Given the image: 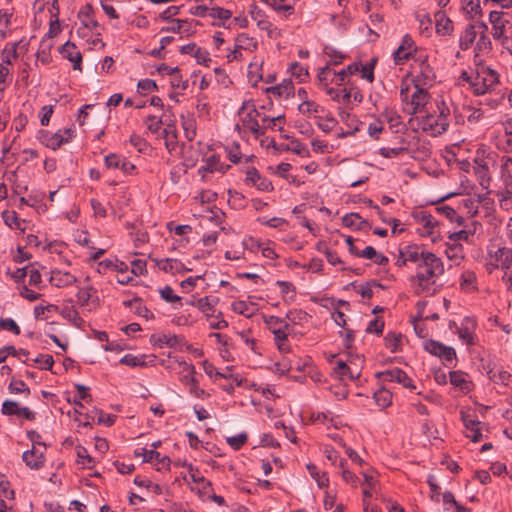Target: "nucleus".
Instances as JSON below:
<instances>
[{
  "label": "nucleus",
  "instance_id": "49",
  "mask_svg": "<svg viewBox=\"0 0 512 512\" xmlns=\"http://www.w3.org/2000/svg\"><path fill=\"white\" fill-rule=\"evenodd\" d=\"M384 341H385L386 348L391 353H395V352L401 350V345H402V341H403L401 334L388 333L385 336Z\"/></svg>",
  "mask_w": 512,
  "mask_h": 512
},
{
  "label": "nucleus",
  "instance_id": "40",
  "mask_svg": "<svg viewBox=\"0 0 512 512\" xmlns=\"http://www.w3.org/2000/svg\"><path fill=\"white\" fill-rule=\"evenodd\" d=\"M436 18V32L439 35L446 36L450 35L453 32V23L452 21L445 15L444 12H437L435 14Z\"/></svg>",
  "mask_w": 512,
  "mask_h": 512
},
{
  "label": "nucleus",
  "instance_id": "43",
  "mask_svg": "<svg viewBox=\"0 0 512 512\" xmlns=\"http://www.w3.org/2000/svg\"><path fill=\"white\" fill-rule=\"evenodd\" d=\"M359 70H360L359 64H357V63L350 64L346 68H344L338 72L334 71L333 79L331 81L334 82L336 85L340 86L345 82L347 76L354 75V74L358 73Z\"/></svg>",
  "mask_w": 512,
  "mask_h": 512
},
{
  "label": "nucleus",
  "instance_id": "56",
  "mask_svg": "<svg viewBox=\"0 0 512 512\" xmlns=\"http://www.w3.org/2000/svg\"><path fill=\"white\" fill-rule=\"evenodd\" d=\"M12 13L6 9L0 10V39H4L10 26Z\"/></svg>",
  "mask_w": 512,
  "mask_h": 512
},
{
  "label": "nucleus",
  "instance_id": "15",
  "mask_svg": "<svg viewBox=\"0 0 512 512\" xmlns=\"http://www.w3.org/2000/svg\"><path fill=\"white\" fill-rule=\"evenodd\" d=\"M494 164L490 156H477L474 159V172L483 189H488L491 181L490 166Z\"/></svg>",
  "mask_w": 512,
  "mask_h": 512
},
{
  "label": "nucleus",
  "instance_id": "6",
  "mask_svg": "<svg viewBox=\"0 0 512 512\" xmlns=\"http://www.w3.org/2000/svg\"><path fill=\"white\" fill-rule=\"evenodd\" d=\"M488 21L491 25V34L494 40L499 41L502 46L508 43V30L512 28V16L508 12L492 10L489 13Z\"/></svg>",
  "mask_w": 512,
  "mask_h": 512
},
{
  "label": "nucleus",
  "instance_id": "20",
  "mask_svg": "<svg viewBox=\"0 0 512 512\" xmlns=\"http://www.w3.org/2000/svg\"><path fill=\"white\" fill-rule=\"evenodd\" d=\"M135 456L142 457L144 462L155 463L158 466V470L161 468H168L170 459L154 449L148 450L146 448H140L135 451Z\"/></svg>",
  "mask_w": 512,
  "mask_h": 512
},
{
  "label": "nucleus",
  "instance_id": "34",
  "mask_svg": "<svg viewBox=\"0 0 512 512\" xmlns=\"http://www.w3.org/2000/svg\"><path fill=\"white\" fill-rule=\"evenodd\" d=\"M203 369H204V372L209 377L215 376V377H220V378H224V379H228V380H233L237 386H241L242 385L243 379L239 375L232 374V373H222V372H219L215 368V366L213 364L209 363L208 361H204L203 362Z\"/></svg>",
  "mask_w": 512,
  "mask_h": 512
},
{
  "label": "nucleus",
  "instance_id": "54",
  "mask_svg": "<svg viewBox=\"0 0 512 512\" xmlns=\"http://www.w3.org/2000/svg\"><path fill=\"white\" fill-rule=\"evenodd\" d=\"M17 46V43L6 44L2 51V64L8 67V65L11 64L12 60L17 57Z\"/></svg>",
  "mask_w": 512,
  "mask_h": 512
},
{
  "label": "nucleus",
  "instance_id": "41",
  "mask_svg": "<svg viewBox=\"0 0 512 512\" xmlns=\"http://www.w3.org/2000/svg\"><path fill=\"white\" fill-rule=\"evenodd\" d=\"M398 147H382L379 154L384 158H396L408 152L409 146L404 138H400Z\"/></svg>",
  "mask_w": 512,
  "mask_h": 512
},
{
  "label": "nucleus",
  "instance_id": "37",
  "mask_svg": "<svg viewBox=\"0 0 512 512\" xmlns=\"http://www.w3.org/2000/svg\"><path fill=\"white\" fill-rule=\"evenodd\" d=\"M157 265L164 272L172 274L183 273L188 270L181 261L173 258L161 259L157 261Z\"/></svg>",
  "mask_w": 512,
  "mask_h": 512
},
{
  "label": "nucleus",
  "instance_id": "8",
  "mask_svg": "<svg viewBox=\"0 0 512 512\" xmlns=\"http://www.w3.org/2000/svg\"><path fill=\"white\" fill-rule=\"evenodd\" d=\"M180 381L189 387V393L195 398L206 399L210 396L208 392L199 387V382L195 377V367L184 360L178 361Z\"/></svg>",
  "mask_w": 512,
  "mask_h": 512
},
{
  "label": "nucleus",
  "instance_id": "30",
  "mask_svg": "<svg viewBox=\"0 0 512 512\" xmlns=\"http://www.w3.org/2000/svg\"><path fill=\"white\" fill-rule=\"evenodd\" d=\"M265 92L274 98L287 99L294 93V86L290 80H284L281 84L267 87Z\"/></svg>",
  "mask_w": 512,
  "mask_h": 512
},
{
  "label": "nucleus",
  "instance_id": "10",
  "mask_svg": "<svg viewBox=\"0 0 512 512\" xmlns=\"http://www.w3.org/2000/svg\"><path fill=\"white\" fill-rule=\"evenodd\" d=\"M79 19L80 26L77 28L76 32L80 38L90 41V38L93 36H101V26L93 17L90 7L87 8V11L79 12Z\"/></svg>",
  "mask_w": 512,
  "mask_h": 512
},
{
  "label": "nucleus",
  "instance_id": "64",
  "mask_svg": "<svg viewBox=\"0 0 512 512\" xmlns=\"http://www.w3.org/2000/svg\"><path fill=\"white\" fill-rule=\"evenodd\" d=\"M333 72L329 65H326L325 67L319 69L317 78L321 86L327 87L329 82H332L333 79Z\"/></svg>",
  "mask_w": 512,
  "mask_h": 512
},
{
  "label": "nucleus",
  "instance_id": "11",
  "mask_svg": "<svg viewBox=\"0 0 512 512\" xmlns=\"http://www.w3.org/2000/svg\"><path fill=\"white\" fill-rule=\"evenodd\" d=\"M412 218L418 225V232L421 236H431L438 234L439 221L434 215L425 210H416L412 212Z\"/></svg>",
  "mask_w": 512,
  "mask_h": 512
},
{
  "label": "nucleus",
  "instance_id": "61",
  "mask_svg": "<svg viewBox=\"0 0 512 512\" xmlns=\"http://www.w3.org/2000/svg\"><path fill=\"white\" fill-rule=\"evenodd\" d=\"M145 358V355L134 356L127 354L121 358L120 363L130 367L144 366L146 364Z\"/></svg>",
  "mask_w": 512,
  "mask_h": 512
},
{
  "label": "nucleus",
  "instance_id": "28",
  "mask_svg": "<svg viewBox=\"0 0 512 512\" xmlns=\"http://www.w3.org/2000/svg\"><path fill=\"white\" fill-rule=\"evenodd\" d=\"M481 28H479L478 23L477 24H469L466 26L464 31L461 33L459 38V47L461 50H467L469 49L472 44L476 41V38L479 34V31Z\"/></svg>",
  "mask_w": 512,
  "mask_h": 512
},
{
  "label": "nucleus",
  "instance_id": "7",
  "mask_svg": "<svg viewBox=\"0 0 512 512\" xmlns=\"http://www.w3.org/2000/svg\"><path fill=\"white\" fill-rule=\"evenodd\" d=\"M28 438L32 442V448L23 453L22 459L29 468L38 470L45 463L46 444L41 441V435L36 431L28 432Z\"/></svg>",
  "mask_w": 512,
  "mask_h": 512
},
{
  "label": "nucleus",
  "instance_id": "17",
  "mask_svg": "<svg viewBox=\"0 0 512 512\" xmlns=\"http://www.w3.org/2000/svg\"><path fill=\"white\" fill-rule=\"evenodd\" d=\"M424 349L431 355L439 357L445 362H452L456 358L454 348L446 346L435 340H427L424 343Z\"/></svg>",
  "mask_w": 512,
  "mask_h": 512
},
{
  "label": "nucleus",
  "instance_id": "27",
  "mask_svg": "<svg viewBox=\"0 0 512 512\" xmlns=\"http://www.w3.org/2000/svg\"><path fill=\"white\" fill-rule=\"evenodd\" d=\"M478 26L479 28H481V30L479 31L478 39L476 40L475 44L476 56L480 54L489 53L492 49V42L489 36L486 34V31L488 29L487 24L484 22H480L478 23Z\"/></svg>",
  "mask_w": 512,
  "mask_h": 512
},
{
  "label": "nucleus",
  "instance_id": "18",
  "mask_svg": "<svg viewBox=\"0 0 512 512\" xmlns=\"http://www.w3.org/2000/svg\"><path fill=\"white\" fill-rule=\"evenodd\" d=\"M59 52L72 64L74 70L82 71V54L73 42L67 41L59 48Z\"/></svg>",
  "mask_w": 512,
  "mask_h": 512
},
{
  "label": "nucleus",
  "instance_id": "3",
  "mask_svg": "<svg viewBox=\"0 0 512 512\" xmlns=\"http://www.w3.org/2000/svg\"><path fill=\"white\" fill-rule=\"evenodd\" d=\"M461 78L469 84L475 95H484L498 83L496 71L485 66L478 67L471 74L463 71Z\"/></svg>",
  "mask_w": 512,
  "mask_h": 512
},
{
  "label": "nucleus",
  "instance_id": "26",
  "mask_svg": "<svg viewBox=\"0 0 512 512\" xmlns=\"http://www.w3.org/2000/svg\"><path fill=\"white\" fill-rule=\"evenodd\" d=\"M403 252L404 258H406L407 262L414 263L416 267L422 263V261L425 259L426 254L430 253L429 251L425 250L424 248L417 246V245H406L401 248Z\"/></svg>",
  "mask_w": 512,
  "mask_h": 512
},
{
  "label": "nucleus",
  "instance_id": "51",
  "mask_svg": "<svg viewBox=\"0 0 512 512\" xmlns=\"http://www.w3.org/2000/svg\"><path fill=\"white\" fill-rule=\"evenodd\" d=\"M450 383L461 389V390H467L468 389V382H467V375L463 373L462 371H451L449 374Z\"/></svg>",
  "mask_w": 512,
  "mask_h": 512
},
{
  "label": "nucleus",
  "instance_id": "12",
  "mask_svg": "<svg viewBox=\"0 0 512 512\" xmlns=\"http://www.w3.org/2000/svg\"><path fill=\"white\" fill-rule=\"evenodd\" d=\"M258 48V42L247 34L239 35L235 40L234 49L227 55L229 62L244 60L247 54L253 53Z\"/></svg>",
  "mask_w": 512,
  "mask_h": 512
},
{
  "label": "nucleus",
  "instance_id": "25",
  "mask_svg": "<svg viewBox=\"0 0 512 512\" xmlns=\"http://www.w3.org/2000/svg\"><path fill=\"white\" fill-rule=\"evenodd\" d=\"M475 326L476 323L473 319L465 318L462 321L461 326L457 329V334L460 340L467 346L475 344Z\"/></svg>",
  "mask_w": 512,
  "mask_h": 512
},
{
  "label": "nucleus",
  "instance_id": "4",
  "mask_svg": "<svg viewBox=\"0 0 512 512\" xmlns=\"http://www.w3.org/2000/svg\"><path fill=\"white\" fill-rule=\"evenodd\" d=\"M400 98L406 104L407 112L414 115L426 107L430 100V95L428 88L403 83L401 85Z\"/></svg>",
  "mask_w": 512,
  "mask_h": 512
},
{
  "label": "nucleus",
  "instance_id": "46",
  "mask_svg": "<svg viewBox=\"0 0 512 512\" xmlns=\"http://www.w3.org/2000/svg\"><path fill=\"white\" fill-rule=\"evenodd\" d=\"M416 20L418 22V29L420 34L428 37L431 33L432 20L428 13H416Z\"/></svg>",
  "mask_w": 512,
  "mask_h": 512
},
{
  "label": "nucleus",
  "instance_id": "59",
  "mask_svg": "<svg viewBox=\"0 0 512 512\" xmlns=\"http://www.w3.org/2000/svg\"><path fill=\"white\" fill-rule=\"evenodd\" d=\"M327 94H329L331 98L335 101L347 103L351 99L352 91H348L347 89H342L338 91L333 88H328Z\"/></svg>",
  "mask_w": 512,
  "mask_h": 512
},
{
  "label": "nucleus",
  "instance_id": "14",
  "mask_svg": "<svg viewBox=\"0 0 512 512\" xmlns=\"http://www.w3.org/2000/svg\"><path fill=\"white\" fill-rule=\"evenodd\" d=\"M436 80L433 67L427 61H421L417 65L411 85L430 88Z\"/></svg>",
  "mask_w": 512,
  "mask_h": 512
},
{
  "label": "nucleus",
  "instance_id": "45",
  "mask_svg": "<svg viewBox=\"0 0 512 512\" xmlns=\"http://www.w3.org/2000/svg\"><path fill=\"white\" fill-rule=\"evenodd\" d=\"M260 121L262 123L260 124L261 127L265 126V130L268 128L271 130H282L281 124H283L284 122V116L278 115L275 117H269L264 114H261Z\"/></svg>",
  "mask_w": 512,
  "mask_h": 512
},
{
  "label": "nucleus",
  "instance_id": "36",
  "mask_svg": "<svg viewBox=\"0 0 512 512\" xmlns=\"http://www.w3.org/2000/svg\"><path fill=\"white\" fill-rule=\"evenodd\" d=\"M461 9L469 19H476L482 15L481 0H461Z\"/></svg>",
  "mask_w": 512,
  "mask_h": 512
},
{
  "label": "nucleus",
  "instance_id": "24",
  "mask_svg": "<svg viewBox=\"0 0 512 512\" xmlns=\"http://www.w3.org/2000/svg\"><path fill=\"white\" fill-rule=\"evenodd\" d=\"M414 41L409 35H405L401 45L394 51L393 57L396 64H401L407 60L415 51Z\"/></svg>",
  "mask_w": 512,
  "mask_h": 512
},
{
  "label": "nucleus",
  "instance_id": "31",
  "mask_svg": "<svg viewBox=\"0 0 512 512\" xmlns=\"http://www.w3.org/2000/svg\"><path fill=\"white\" fill-rule=\"evenodd\" d=\"M50 283L56 287H67L75 284L77 278L69 272L54 270L51 273Z\"/></svg>",
  "mask_w": 512,
  "mask_h": 512
},
{
  "label": "nucleus",
  "instance_id": "16",
  "mask_svg": "<svg viewBox=\"0 0 512 512\" xmlns=\"http://www.w3.org/2000/svg\"><path fill=\"white\" fill-rule=\"evenodd\" d=\"M382 382H395L405 388L415 389L413 380L400 368H392L376 374Z\"/></svg>",
  "mask_w": 512,
  "mask_h": 512
},
{
  "label": "nucleus",
  "instance_id": "42",
  "mask_svg": "<svg viewBox=\"0 0 512 512\" xmlns=\"http://www.w3.org/2000/svg\"><path fill=\"white\" fill-rule=\"evenodd\" d=\"M181 126L188 141H193L196 136V120L191 114L181 116Z\"/></svg>",
  "mask_w": 512,
  "mask_h": 512
},
{
  "label": "nucleus",
  "instance_id": "1",
  "mask_svg": "<svg viewBox=\"0 0 512 512\" xmlns=\"http://www.w3.org/2000/svg\"><path fill=\"white\" fill-rule=\"evenodd\" d=\"M444 273L442 260L434 253L426 254L425 259L416 267L411 285L416 294L430 296L437 291L436 281Z\"/></svg>",
  "mask_w": 512,
  "mask_h": 512
},
{
  "label": "nucleus",
  "instance_id": "57",
  "mask_svg": "<svg viewBox=\"0 0 512 512\" xmlns=\"http://www.w3.org/2000/svg\"><path fill=\"white\" fill-rule=\"evenodd\" d=\"M232 310L245 317H251L254 314V310L251 308V305L242 300L233 302Z\"/></svg>",
  "mask_w": 512,
  "mask_h": 512
},
{
  "label": "nucleus",
  "instance_id": "44",
  "mask_svg": "<svg viewBox=\"0 0 512 512\" xmlns=\"http://www.w3.org/2000/svg\"><path fill=\"white\" fill-rule=\"evenodd\" d=\"M9 355L18 357L19 359L25 357V359H22V362L26 363L29 352L25 349H16L14 346H6L0 349V363H3Z\"/></svg>",
  "mask_w": 512,
  "mask_h": 512
},
{
  "label": "nucleus",
  "instance_id": "5",
  "mask_svg": "<svg viewBox=\"0 0 512 512\" xmlns=\"http://www.w3.org/2000/svg\"><path fill=\"white\" fill-rule=\"evenodd\" d=\"M239 122L236 127L238 130L243 128L245 131L251 132L258 137L265 133V126L261 127L258 118L261 113L256 109L252 101H244L238 110Z\"/></svg>",
  "mask_w": 512,
  "mask_h": 512
},
{
  "label": "nucleus",
  "instance_id": "52",
  "mask_svg": "<svg viewBox=\"0 0 512 512\" xmlns=\"http://www.w3.org/2000/svg\"><path fill=\"white\" fill-rule=\"evenodd\" d=\"M221 171L224 172L223 165L220 163V159L218 156H211L205 160V165L201 166L199 172H215Z\"/></svg>",
  "mask_w": 512,
  "mask_h": 512
},
{
  "label": "nucleus",
  "instance_id": "21",
  "mask_svg": "<svg viewBox=\"0 0 512 512\" xmlns=\"http://www.w3.org/2000/svg\"><path fill=\"white\" fill-rule=\"evenodd\" d=\"M245 182L247 185L254 186L262 192H270L273 190L271 181L260 175L255 168H251L246 172Z\"/></svg>",
  "mask_w": 512,
  "mask_h": 512
},
{
  "label": "nucleus",
  "instance_id": "33",
  "mask_svg": "<svg viewBox=\"0 0 512 512\" xmlns=\"http://www.w3.org/2000/svg\"><path fill=\"white\" fill-rule=\"evenodd\" d=\"M73 137V131L71 129L59 130L58 132L51 134L46 140V146L53 150L58 149L62 144L68 143Z\"/></svg>",
  "mask_w": 512,
  "mask_h": 512
},
{
  "label": "nucleus",
  "instance_id": "62",
  "mask_svg": "<svg viewBox=\"0 0 512 512\" xmlns=\"http://www.w3.org/2000/svg\"><path fill=\"white\" fill-rule=\"evenodd\" d=\"M248 436L246 433H239L234 436L226 438L227 444L234 450H239L247 442Z\"/></svg>",
  "mask_w": 512,
  "mask_h": 512
},
{
  "label": "nucleus",
  "instance_id": "58",
  "mask_svg": "<svg viewBox=\"0 0 512 512\" xmlns=\"http://www.w3.org/2000/svg\"><path fill=\"white\" fill-rule=\"evenodd\" d=\"M164 138L166 147L171 150L175 147L177 140L176 128L174 125H167L164 130Z\"/></svg>",
  "mask_w": 512,
  "mask_h": 512
},
{
  "label": "nucleus",
  "instance_id": "63",
  "mask_svg": "<svg viewBox=\"0 0 512 512\" xmlns=\"http://www.w3.org/2000/svg\"><path fill=\"white\" fill-rule=\"evenodd\" d=\"M476 275L473 271H465L461 275V287L464 290H472L475 288Z\"/></svg>",
  "mask_w": 512,
  "mask_h": 512
},
{
  "label": "nucleus",
  "instance_id": "29",
  "mask_svg": "<svg viewBox=\"0 0 512 512\" xmlns=\"http://www.w3.org/2000/svg\"><path fill=\"white\" fill-rule=\"evenodd\" d=\"M218 303L219 298L214 296H205L196 300L195 307L204 314L206 319H210L214 317L216 305Z\"/></svg>",
  "mask_w": 512,
  "mask_h": 512
},
{
  "label": "nucleus",
  "instance_id": "55",
  "mask_svg": "<svg viewBox=\"0 0 512 512\" xmlns=\"http://www.w3.org/2000/svg\"><path fill=\"white\" fill-rule=\"evenodd\" d=\"M188 471L191 480L198 484L200 489L205 490L206 488L210 487L211 483L203 476H201L199 470L194 468L191 464L188 465Z\"/></svg>",
  "mask_w": 512,
  "mask_h": 512
},
{
  "label": "nucleus",
  "instance_id": "32",
  "mask_svg": "<svg viewBox=\"0 0 512 512\" xmlns=\"http://www.w3.org/2000/svg\"><path fill=\"white\" fill-rule=\"evenodd\" d=\"M480 226L481 225L478 222L473 221L471 226H466L465 229L451 233L449 235V241L452 243H459L460 241L471 242L473 235L476 233L477 228Z\"/></svg>",
  "mask_w": 512,
  "mask_h": 512
},
{
  "label": "nucleus",
  "instance_id": "22",
  "mask_svg": "<svg viewBox=\"0 0 512 512\" xmlns=\"http://www.w3.org/2000/svg\"><path fill=\"white\" fill-rule=\"evenodd\" d=\"M105 164L111 169H120L124 174L130 175L135 170V165L118 154H109L105 157Z\"/></svg>",
  "mask_w": 512,
  "mask_h": 512
},
{
  "label": "nucleus",
  "instance_id": "9",
  "mask_svg": "<svg viewBox=\"0 0 512 512\" xmlns=\"http://www.w3.org/2000/svg\"><path fill=\"white\" fill-rule=\"evenodd\" d=\"M265 323L273 333L278 349L281 352H288L290 350L289 344L287 343L288 333L290 330L288 322L277 316H268L265 318Z\"/></svg>",
  "mask_w": 512,
  "mask_h": 512
},
{
  "label": "nucleus",
  "instance_id": "53",
  "mask_svg": "<svg viewBox=\"0 0 512 512\" xmlns=\"http://www.w3.org/2000/svg\"><path fill=\"white\" fill-rule=\"evenodd\" d=\"M342 222L343 225L346 227H356L357 229H362L363 224H366V221L363 220L358 213L346 214L343 217Z\"/></svg>",
  "mask_w": 512,
  "mask_h": 512
},
{
  "label": "nucleus",
  "instance_id": "13",
  "mask_svg": "<svg viewBox=\"0 0 512 512\" xmlns=\"http://www.w3.org/2000/svg\"><path fill=\"white\" fill-rule=\"evenodd\" d=\"M489 264L503 270L512 268V249L491 244L488 248Z\"/></svg>",
  "mask_w": 512,
  "mask_h": 512
},
{
  "label": "nucleus",
  "instance_id": "39",
  "mask_svg": "<svg viewBox=\"0 0 512 512\" xmlns=\"http://www.w3.org/2000/svg\"><path fill=\"white\" fill-rule=\"evenodd\" d=\"M61 316L69 321L73 326L82 328L84 320L80 317L78 311L72 304L64 305L60 311Z\"/></svg>",
  "mask_w": 512,
  "mask_h": 512
},
{
  "label": "nucleus",
  "instance_id": "50",
  "mask_svg": "<svg viewBox=\"0 0 512 512\" xmlns=\"http://www.w3.org/2000/svg\"><path fill=\"white\" fill-rule=\"evenodd\" d=\"M51 48L52 44L47 42L46 39H43L40 43L39 50L37 51V60L40 61L42 64H49L52 60L50 53Z\"/></svg>",
  "mask_w": 512,
  "mask_h": 512
},
{
  "label": "nucleus",
  "instance_id": "47",
  "mask_svg": "<svg viewBox=\"0 0 512 512\" xmlns=\"http://www.w3.org/2000/svg\"><path fill=\"white\" fill-rule=\"evenodd\" d=\"M263 58L255 56L248 66V76L251 81H257L262 78L261 69L263 65Z\"/></svg>",
  "mask_w": 512,
  "mask_h": 512
},
{
  "label": "nucleus",
  "instance_id": "23",
  "mask_svg": "<svg viewBox=\"0 0 512 512\" xmlns=\"http://www.w3.org/2000/svg\"><path fill=\"white\" fill-rule=\"evenodd\" d=\"M2 413L5 415H16L27 420H33L35 413L27 407H21L17 402L6 400L2 405Z\"/></svg>",
  "mask_w": 512,
  "mask_h": 512
},
{
  "label": "nucleus",
  "instance_id": "35",
  "mask_svg": "<svg viewBox=\"0 0 512 512\" xmlns=\"http://www.w3.org/2000/svg\"><path fill=\"white\" fill-rule=\"evenodd\" d=\"M298 110L301 114L314 117L315 119H320L321 115L324 113V108L311 100H304L299 105Z\"/></svg>",
  "mask_w": 512,
  "mask_h": 512
},
{
  "label": "nucleus",
  "instance_id": "19",
  "mask_svg": "<svg viewBox=\"0 0 512 512\" xmlns=\"http://www.w3.org/2000/svg\"><path fill=\"white\" fill-rule=\"evenodd\" d=\"M334 373L340 379L354 380L360 376V368L353 362L339 359L335 362Z\"/></svg>",
  "mask_w": 512,
  "mask_h": 512
},
{
  "label": "nucleus",
  "instance_id": "48",
  "mask_svg": "<svg viewBox=\"0 0 512 512\" xmlns=\"http://www.w3.org/2000/svg\"><path fill=\"white\" fill-rule=\"evenodd\" d=\"M374 401L380 408H386L392 403V393L387 389H379L373 395Z\"/></svg>",
  "mask_w": 512,
  "mask_h": 512
},
{
  "label": "nucleus",
  "instance_id": "60",
  "mask_svg": "<svg viewBox=\"0 0 512 512\" xmlns=\"http://www.w3.org/2000/svg\"><path fill=\"white\" fill-rule=\"evenodd\" d=\"M2 216L5 224L10 228L24 230V228L21 227V224L24 223V221L19 220L14 211H4Z\"/></svg>",
  "mask_w": 512,
  "mask_h": 512
},
{
  "label": "nucleus",
  "instance_id": "2",
  "mask_svg": "<svg viewBox=\"0 0 512 512\" xmlns=\"http://www.w3.org/2000/svg\"><path fill=\"white\" fill-rule=\"evenodd\" d=\"M451 109L443 101L436 103V109L421 116L410 119V124L417 122V129L431 136H439L447 131L450 124Z\"/></svg>",
  "mask_w": 512,
  "mask_h": 512
},
{
  "label": "nucleus",
  "instance_id": "38",
  "mask_svg": "<svg viewBox=\"0 0 512 512\" xmlns=\"http://www.w3.org/2000/svg\"><path fill=\"white\" fill-rule=\"evenodd\" d=\"M445 254L453 264L459 265L464 259V248L460 243L447 242Z\"/></svg>",
  "mask_w": 512,
  "mask_h": 512
}]
</instances>
